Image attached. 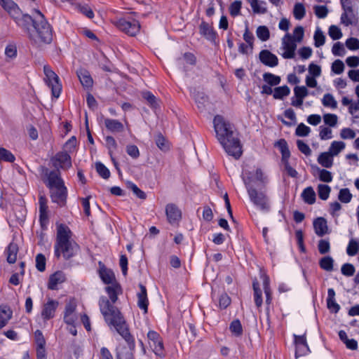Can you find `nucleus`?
Wrapping results in <instances>:
<instances>
[{
  "label": "nucleus",
  "instance_id": "32",
  "mask_svg": "<svg viewBox=\"0 0 359 359\" xmlns=\"http://www.w3.org/2000/svg\"><path fill=\"white\" fill-rule=\"evenodd\" d=\"M18 252V246L15 243H11L6 249L7 262L10 264H14L17 259Z\"/></svg>",
  "mask_w": 359,
  "mask_h": 359
},
{
  "label": "nucleus",
  "instance_id": "56",
  "mask_svg": "<svg viewBox=\"0 0 359 359\" xmlns=\"http://www.w3.org/2000/svg\"><path fill=\"white\" fill-rule=\"evenodd\" d=\"M294 93L296 98L304 100L309 95V90L306 87L304 86H296L294 88Z\"/></svg>",
  "mask_w": 359,
  "mask_h": 359
},
{
  "label": "nucleus",
  "instance_id": "46",
  "mask_svg": "<svg viewBox=\"0 0 359 359\" xmlns=\"http://www.w3.org/2000/svg\"><path fill=\"white\" fill-rule=\"evenodd\" d=\"M229 330L236 337H239L243 334V327L240 320L238 319L231 323Z\"/></svg>",
  "mask_w": 359,
  "mask_h": 359
},
{
  "label": "nucleus",
  "instance_id": "34",
  "mask_svg": "<svg viewBox=\"0 0 359 359\" xmlns=\"http://www.w3.org/2000/svg\"><path fill=\"white\" fill-rule=\"evenodd\" d=\"M290 93V89L287 86H283L276 87L273 90V97L276 100H283L285 97H287Z\"/></svg>",
  "mask_w": 359,
  "mask_h": 359
},
{
  "label": "nucleus",
  "instance_id": "49",
  "mask_svg": "<svg viewBox=\"0 0 359 359\" xmlns=\"http://www.w3.org/2000/svg\"><path fill=\"white\" fill-rule=\"evenodd\" d=\"M316 169L318 171V177L321 182H330L332 181V175L331 172L325 169H320L318 167H316Z\"/></svg>",
  "mask_w": 359,
  "mask_h": 359
},
{
  "label": "nucleus",
  "instance_id": "59",
  "mask_svg": "<svg viewBox=\"0 0 359 359\" xmlns=\"http://www.w3.org/2000/svg\"><path fill=\"white\" fill-rule=\"evenodd\" d=\"M128 187L140 199H145L147 197L146 194L140 189L136 184L134 183L129 182L128 183Z\"/></svg>",
  "mask_w": 359,
  "mask_h": 359
},
{
  "label": "nucleus",
  "instance_id": "9",
  "mask_svg": "<svg viewBox=\"0 0 359 359\" xmlns=\"http://www.w3.org/2000/svg\"><path fill=\"white\" fill-rule=\"evenodd\" d=\"M117 27L130 36H135L140 31V25L137 20H128L121 18L116 22Z\"/></svg>",
  "mask_w": 359,
  "mask_h": 359
},
{
  "label": "nucleus",
  "instance_id": "35",
  "mask_svg": "<svg viewBox=\"0 0 359 359\" xmlns=\"http://www.w3.org/2000/svg\"><path fill=\"white\" fill-rule=\"evenodd\" d=\"M275 146L277 147L281 152V154H282L281 160L290 158V150H289V148L287 146V143L285 141V140H284V139L279 140L278 142H276Z\"/></svg>",
  "mask_w": 359,
  "mask_h": 359
},
{
  "label": "nucleus",
  "instance_id": "40",
  "mask_svg": "<svg viewBox=\"0 0 359 359\" xmlns=\"http://www.w3.org/2000/svg\"><path fill=\"white\" fill-rule=\"evenodd\" d=\"M263 79L269 86H277L280 83V77L269 72L263 74Z\"/></svg>",
  "mask_w": 359,
  "mask_h": 359
},
{
  "label": "nucleus",
  "instance_id": "6",
  "mask_svg": "<svg viewBox=\"0 0 359 359\" xmlns=\"http://www.w3.org/2000/svg\"><path fill=\"white\" fill-rule=\"evenodd\" d=\"M43 72L46 76L45 82L51 88L52 95L58 98L62 90V85L58 76L48 65L43 66Z\"/></svg>",
  "mask_w": 359,
  "mask_h": 359
},
{
  "label": "nucleus",
  "instance_id": "63",
  "mask_svg": "<svg viewBox=\"0 0 359 359\" xmlns=\"http://www.w3.org/2000/svg\"><path fill=\"white\" fill-rule=\"evenodd\" d=\"M34 339L36 347H44L46 346V339L41 330H37L35 331Z\"/></svg>",
  "mask_w": 359,
  "mask_h": 359
},
{
  "label": "nucleus",
  "instance_id": "17",
  "mask_svg": "<svg viewBox=\"0 0 359 359\" xmlns=\"http://www.w3.org/2000/svg\"><path fill=\"white\" fill-rule=\"evenodd\" d=\"M259 58L262 64L270 67H274L278 65L277 56L269 50H262L259 53Z\"/></svg>",
  "mask_w": 359,
  "mask_h": 359
},
{
  "label": "nucleus",
  "instance_id": "15",
  "mask_svg": "<svg viewBox=\"0 0 359 359\" xmlns=\"http://www.w3.org/2000/svg\"><path fill=\"white\" fill-rule=\"evenodd\" d=\"M165 214L168 222L172 225L178 224L182 218L181 210L173 203H169L166 205Z\"/></svg>",
  "mask_w": 359,
  "mask_h": 359
},
{
  "label": "nucleus",
  "instance_id": "33",
  "mask_svg": "<svg viewBox=\"0 0 359 359\" xmlns=\"http://www.w3.org/2000/svg\"><path fill=\"white\" fill-rule=\"evenodd\" d=\"M332 157H333V156L332 154H330V153H329L328 151L323 152L318 156V162L323 167L330 168L333 165Z\"/></svg>",
  "mask_w": 359,
  "mask_h": 359
},
{
  "label": "nucleus",
  "instance_id": "57",
  "mask_svg": "<svg viewBox=\"0 0 359 359\" xmlns=\"http://www.w3.org/2000/svg\"><path fill=\"white\" fill-rule=\"evenodd\" d=\"M328 33L333 40H337L342 37L341 29L336 25H331L329 28Z\"/></svg>",
  "mask_w": 359,
  "mask_h": 359
},
{
  "label": "nucleus",
  "instance_id": "31",
  "mask_svg": "<svg viewBox=\"0 0 359 359\" xmlns=\"http://www.w3.org/2000/svg\"><path fill=\"white\" fill-rule=\"evenodd\" d=\"M303 201L309 205H312L316 202V195L311 187L305 188L302 193Z\"/></svg>",
  "mask_w": 359,
  "mask_h": 359
},
{
  "label": "nucleus",
  "instance_id": "13",
  "mask_svg": "<svg viewBox=\"0 0 359 359\" xmlns=\"http://www.w3.org/2000/svg\"><path fill=\"white\" fill-rule=\"evenodd\" d=\"M295 344V358L305 355L310 351L306 339V334L297 335L294 334Z\"/></svg>",
  "mask_w": 359,
  "mask_h": 359
},
{
  "label": "nucleus",
  "instance_id": "21",
  "mask_svg": "<svg viewBox=\"0 0 359 359\" xmlns=\"http://www.w3.org/2000/svg\"><path fill=\"white\" fill-rule=\"evenodd\" d=\"M315 233L317 236L323 237L328 233L327 220L323 217L316 218L313 223Z\"/></svg>",
  "mask_w": 359,
  "mask_h": 359
},
{
  "label": "nucleus",
  "instance_id": "41",
  "mask_svg": "<svg viewBox=\"0 0 359 359\" xmlns=\"http://www.w3.org/2000/svg\"><path fill=\"white\" fill-rule=\"evenodd\" d=\"M318 194L320 199L325 201L329 198L331 188L327 185L323 184H320L318 185Z\"/></svg>",
  "mask_w": 359,
  "mask_h": 359
},
{
  "label": "nucleus",
  "instance_id": "7",
  "mask_svg": "<svg viewBox=\"0 0 359 359\" xmlns=\"http://www.w3.org/2000/svg\"><path fill=\"white\" fill-rule=\"evenodd\" d=\"M13 19L15 20L17 25L26 34L27 36H28L34 27L35 23L39 20V15L36 14V16L32 17L29 14L22 13L20 11Z\"/></svg>",
  "mask_w": 359,
  "mask_h": 359
},
{
  "label": "nucleus",
  "instance_id": "38",
  "mask_svg": "<svg viewBox=\"0 0 359 359\" xmlns=\"http://www.w3.org/2000/svg\"><path fill=\"white\" fill-rule=\"evenodd\" d=\"M345 143L341 141H334L332 142L330 149H329V153L334 156H337L344 148H345Z\"/></svg>",
  "mask_w": 359,
  "mask_h": 359
},
{
  "label": "nucleus",
  "instance_id": "55",
  "mask_svg": "<svg viewBox=\"0 0 359 359\" xmlns=\"http://www.w3.org/2000/svg\"><path fill=\"white\" fill-rule=\"evenodd\" d=\"M242 6L241 1L236 0L229 6V13L231 16L235 17L240 14Z\"/></svg>",
  "mask_w": 359,
  "mask_h": 359
},
{
  "label": "nucleus",
  "instance_id": "28",
  "mask_svg": "<svg viewBox=\"0 0 359 359\" xmlns=\"http://www.w3.org/2000/svg\"><path fill=\"white\" fill-rule=\"evenodd\" d=\"M104 125L107 129L112 133H121L124 130L123 123L116 119L106 118Z\"/></svg>",
  "mask_w": 359,
  "mask_h": 359
},
{
  "label": "nucleus",
  "instance_id": "43",
  "mask_svg": "<svg viewBox=\"0 0 359 359\" xmlns=\"http://www.w3.org/2000/svg\"><path fill=\"white\" fill-rule=\"evenodd\" d=\"M263 286L266 294V303L270 304L271 302V290L269 287V278L266 275H262Z\"/></svg>",
  "mask_w": 359,
  "mask_h": 359
},
{
  "label": "nucleus",
  "instance_id": "58",
  "mask_svg": "<svg viewBox=\"0 0 359 359\" xmlns=\"http://www.w3.org/2000/svg\"><path fill=\"white\" fill-rule=\"evenodd\" d=\"M36 267L38 271L43 272L46 269V257L42 254H38L36 257Z\"/></svg>",
  "mask_w": 359,
  "mask_h": 359
},
{
  "label": "nucleus",
  "instance_id": "14",
  "mask_svg": "<svg viewBox=\"0 0 359 359\" xmlns=\"http://www.w3.org/2000/svg\"><path fill=\"white\" fill-rule=\"evenodd\" d=\"M50 198L53 203H57L60 206L66 204L67 190L65 187L50 189Z\"/></svg>",
  "mask_w": 359,
  "mask_h": 359
},
{
  "label": "nucleus",
  "instance_id": "53",
  "mask_svg": "<svg viewBox=\"0 0 359 359\" xmlns=\"http://www.w3.org/2000/svg\"><path fill=\"white\" fill-rule=\"evenodd\" d=\"M311 132V129L309 126L301 123L299 124L295 130V135L298 137H306L308 136Z\"/></svg>",
  "mask_w": 359,
  "mask_h": 359
},
{
  "label": "nucleus",
  "instance_id": "26",
  "mask_svg": "<svg viewBox=\"0 0 359 359\" xmlns=\"http://www.w3.org/2000/svg\"><path fill=\"white\" fill-rule=\"evenodd\" d=\"M0 4L12 18L21 11L18 6L12 0H0Z\"/></svg>",
  "mask_w": 359,
  "mask_h": 359
},
{
  "label": "nucleus",
  "instance_id": "48",
  "mask_svg": "<svg viewBox=\"0 0 359 359\" xmlns=\"http://www.w3.org/2000/svg\"><path fill=\"white\" fill-rule=\"evenodd\" d=\"M338 198L341 203H348L352 198V194L348 188H344L340 189Z\"/></svg>",
  "mask_w": 359,
  "mask_h": 359
},
{
  "label": "nucleus",
  "instance_id": "24",
  "mask_svg": "<svg viewBox=\"0 0 359 359\" xmlns=\"http://www.w3.org/2000/svg\"><path fill=\"white\" fill-rule=\"evenodd\" d=\"M105 291L108 294L111 303L114 304L118 300V295L122 293V288L118 282H115L112 285L107 286Z\"/></svg>",
  "mask_w": 359,
  "mask_h": 359
},
{
  "label": "nucleus",
  "instance_id": "2",
  "mask_svg": "<svg viewBox=\"0 0 359 359\" xmlns=\"http://www.w3.org/2000/svg\"><path fill=\"white\" fill-rule=\"evenodd\" d=\"M216 137L225 151L230 156L238 159L242 155V146L231 124L221 115H216L213 119Z\"/></svg>",
  "mask_w": 359,
  "mask_h": 359
},
{
  "label": "nucleus",
  "instance_id": "61",
  "mask_svg": "<svg viewBox=\"0 0 359 359\" xmlns=\"http://www.w3.org/2000/svg\"><path fill=\"white\" fill-rule=\"evenodd\" d=\"M314 13L318 18H325L328 14V9L326 6H315Z\"/></svg>",
  "mask_w": 359,
  "mask_h": 359
},
{
  "label": "nucleus",
  "instance_id": "44",
  "mask_svg": "<svg viewBox=\"0 0 359 359\" xmlns=\"http://www.w3.org/2000/svg\"><path fill=\"white\" fill-rule=\"evenodd\" d=\"M314 39V45L316 47L318 48L324 45L325 42V36L323 34V32L321 29L318 27L314 33L313 36Z\"/></svg>",
  "mask_w": 359,
  "mask_h": 359
},
{
  "label": "nucleus",
  "instance_id": "10",
  "mask_svg": "<svg viewBox=\"0 0 359 359\" xmlns=\"http://www.w3.org/2000/svg\"><path fill=\"white\" fill-rule=\"evenodd\" d=\"M50 162L55 170L68 169L72 166L71 156L67 151L57 153L50 158Z\"/></svg>",
  "mask_w": 359,
  "mask_h": 359
},
{
  "label": "nucleus",
  "instance_id": "22",
  "mask_svg": "<svg viewBox=\"0 0 359 359\" xmlns=\"http://www.w3.org/2000/svg\"><path fill=\"white\" fill-rule=\"evenodd\" d=\"M77 76L81 85L86 88L93 86V81L88 70L83 68H80L76 71Z\"/></svg>",
  "mask_w": 359,
  "mask_h": 359
},
{
  "label": "nucleus",
  "instance_id": "54",
  "mask_svg": "<svg viewBox=\"0 0 359 359\" xmlns=\"http://www.w3.org/2000/svg\"><path fill=\"white\" fill-rule=\"evenodd\" d=\"M318 249L321 255H325L330 250V244L328 240L321 239L318 241Z\"/></svg>",
  "mask_w": 359,
  "mask_h": 359
},
{
  "label": "nucleus",
  "instance_id": "50",
  "mask_svg": "<svg viewBox=\"0 0 359 359\" xmlns=\"http://www.w3.org/2000/svg\"><path fill=\"white\" fill-rule=\"evenodd\" d=\"M293 14L297 20H302L306 14L304 5L301 3L296 4L294 7Z\"/></svg>",
  "mask_w": 359,
  "mask_h": 359
},
{
  "label": "nucleus",
  "instance_id": "19",
  "mask_svg": "<svg viewBox=\"0 0 359 359\" xmlns=\"http://www.w3.org/2000/svg\"><path fill=\"white\" fill-rule=\"evenodd\" d=\"M99 276L104 284L112 285L116 280L114 273L112 270L107 269L100 262Z\"/></svg>",
  "mask_w": 359,
  "mask_h": 359
},
{
  "label": "nucleus",
  "instance_id": "39",
  "mask_svg": "<svg viewBox=\"0 0 359 359\" xmlns=\"http://www.w3.org/2000/svg\"><path fill=\"white\" fill-rule=\"evenodd\" d=\"M142 97L147 100V103L149 104V106L152 109H156L158 107V101L155 97L154 95H153L149 91H146L142 93Z\"/></svg>",
  "mask_w": 359,
  "mask_h": 359
},
{
  "label": "nucleus",
  "instance_id": "45",
  "mask_svg": "<svg viewBox=\"0 0 359 359\" xmlns=\"http://www.w3.org/2000/svg\"><path fill=\"white\" fill-rule=\"evenodd\" d=\"M256 34L257 37L262 41H267L270 37V32L267 27L259 26L257 28Z\"/></svg>",
  "mask_w": 359,
  "mask_h": 359
},
{
  "label": "nucleus",
  "instance_id": "36",
  "mask_svg": "<svg viewBox=\"0 0 359 359\" xmlns=\"http://www.w3.org/2000/svg\"><path fill=\"white\" fill-rule=\"evenodd\" d=\"M334 259L330 256H325L319 261L320 267L327 271L333 270Z\"/></svg>",
  "mask_w": 359,
  "mask_h": 359
},
{
  "label": "nucleus",
  "instance_id": "5",
  "mask_svg": "<svg viewBox=\"0 0 359 359\" xmlns=\"http://www.w3.org/2000/svg\"><path fill=\"white\" fill-rule=\"evenodd\" d=\"M243 182L248 190L251 201L261 210L268 212L270 209L269 199L262 192H258L250 184L253 181L251 176H243Z\"/></svg>",
  "mask_w": 359,
  "mask_h": 359
},
{
  "label": "nucleus",
  "instance_id": "42",
  "mask_svg": "<svg viewBox=\"0 0 359 359\" xmlns=\"http://www.w3.org/2000/svg\"><path fill=\"white\" fill-rule=\"evenodd\" d=\"M322 104L323 106L330 107L332 109H336L337 107V102L333 95L330 93H326L324 95L322 100Z\"/></svg>",
  "mask_w": 359,
  "mask_h": 359
},
{
  "label": "nucleus",
  "instance_id": "27",
  "mask_svg": "<svg viewBox=\"0 0 359 359\" xmlns=\"http://www.w3.org/2000/svg\"><path fill=\"white\" fill-rule=\"evenodd\" d=\"M65 275L62 271H57L52 274L48 280V288L50 290H56L57 285L65 281Z\"/></svg>",
  "mask_w": 359,
  "mask_h": 359
},
{
  "label": "nucleus",
  "instance_id": "47",
  "mask_svg": "<svg viewBox=\"0 0 359 359\" xmlns=\"http://www.w3.org/2000/svg\"><path fill=\"white\" fill-rule=\"evenodd\" d=\"M95 168L97 173L104 179L107 180L110 177V172L109 169L102 163L97 162L95 163Z\"/></svg>",
  "mask_w": 359,
  "mask_h": 359
},
{
  "label": "nucleus",
  "instance_id": "60",
  "mask_svg": "<svg viewBox=\"0 0 359 359\" xmlns=\"http://www.w3.org/2000/svg\"><path fill=\"white\" fill-rule=\"evenodd\" d=\"M337 116L333 114H326L323 116V120L326 125L334 127L337 123Z\"/></svg>",
  "mask_w": 359,
  "mask_h": 359
},
{
  "label": "nucleus",
  "instance_id": "64",
  "mask_svg": "<svg viewBox=\"0 0 359 359\" xmlns=\"http://www.w3.org/2000/svg\"><path fill=\"white\" fill-rule=\"evenodd\" d=\"M346 46L349 50H358L359 49V39L351 37L346 41Z\"/></svg>",
  "mask_w": 359,
  "mask_h": 359
},
{
  "label": "nucleus",
  "instance_id": "62",
  "mask_svg": "<svg viewBox=\"0 0 359 359\" xmlns=\"http://www.w3.org/2000/svg\"><path fill=\"white\" fill-rule=\"evenodd\" d=\"M78 10L88 17L90 19H92L94 17V13L90 7L87 4H78L77 5Z\"/></svg>",
  "mask_w": 359,
  "mask_h": 359
},
{
  "label": "nucleus",
  "instance_id": "20",
  "mask_svg": "<svg viewBox=\"0 0 359 359\" xmlns=\"http://www.w3.org/2000/svg\"><path fill=\"white\" fill-rule=\"evenodd\" d=\"M140 291L137 294V306L144 311V313H147L149 300L147 298V288L142 283L139 284Z\"/></svg>",
  "mask_w": 359,
  "mask_h": 359
},
{
  "label": "nucleus",
  "instance_id": "11",
  "mask_svg": "<svg viewBox=\"0 0 359 359\" xmlns=\"http://www.w3.org/2000/svg\"><path fill=\"white\" fill-rule=\"evenodd\" d=\"M296 41L289 33L286 34L282 39V44L285 51L282 56L285 59H292L294 57L295 50L297 48Z\"/></svg>",
  "mask_w": 359,
  "mask_h": 359
},
{
  "label": "nucleus",
  "instance_id": "52",
  "mask_svg": "<svg viewBox=\"0 0 359 359\" xmlns=\"http://www.w3.org/2000/svg\"><path fill=\"white\" fill-rule=\"evenodd\" d=\"M358 248L359 242L354 239H351L346 249V252L349 256H354L358 253Z\"/></svg>",
  "mask_w": 359,
  "mask_h": 359
},
{
  "label": "nucleus",
  "instance_id": "12",
  "mask_svg": "<svg viewBox=\"0 0 359 359\" xmlns=\"http://www.w3.org/2000/svg\"><path fill=\"white\" fill-rule=\"evenodd\" d=\"M46 175H47L46 186L49 188V189L65 187V183L62 179L60 177V170L57 169L52 171H48V170L46 169Z\"/></svg>",
  "mask_w": 359,
  "mask_h": 359
},
{
  "label": "nucleus",
  "instance_id": "37",
  "mask_svg": "<svg viewBox=\"0 0 359 359\" xmlns=\"http://www.w3.org/2000/svg\"><path fill=\"white\" fill-rule=\"evenodd\" d=\"M254 290V299L256 306L259 308L262 304V292L257 281H254L252 284Z\"/></svg>",
  "mask_w": 359,
  "mask_h": 359
},
{
  "label": "nucleus",
  "instance_id": "25",
  "mask_svg": "<svg viewBox=\"0 0 359 359\" xmlns=\"http://www.w3.org/2000/svg\"><path fill=\"white\" fill-rule=\"evenodd\" d=\"M39 203V220L41 226L48 221V205L47 199L44 196H40Z\"/></svg>",
  "mask_w": 359,
  "mask_h": 359
},
{
  "label": "nucleus",
  "instance_id": "51",
  "mask_svg": "<svg viewBox=\"0 0 359 359\" xmlns=\"http://www.w3.org/2000/svg\"><path fill=\"white\" fill-rule=\"evenodd\" d=\"M15 160V158L14 155L10 151L0 147V161L13 163Z\"/></svg>",
  "mask_w": 359,
  "mask_h": 359
},
{
  "label": "nucleus",
  "instance_id": "4",
  "mask_svg": "<svg viewBox=\"0 0 359 359\" xmlns=\"http://www.w3.org/2000/svg\"><path fill=\"white\" fill-rule=\"evenodd\" d=\"M34 11L39 15V20L35 23L27 38L32 46L36 48H41L52 43L53 29L40 11L34 9Z\"/></svg>",
  "mask_w": 359,
  "mask_h": 359
},
{
  "label": "nucleus",
  "instance_id": "18",
  "mask_svg": "<svg viewBox=\"0 0 359 359\" xmlns=\"http://www.w3.org/2000/svg\"><path fill=\"white\" fill-rule=\"evenodd\" d=\"M199 32L201 35L204 36L207 40L216 43L217 34L208 23L203 21L199 26Z\"/></svg>",
  "mask_w": 359,
  "mask_h": 359
},
{
  "label": "nucleus",
  "instance_id": "8",
  "mask_svg": "<svg viewBox=\"0 0 359 359\" xmlns=\"http://www.w3.org/2000/svg\"><path fill=\"white\" fill-rule=\"evenodd\" d=\"M147 337L149 341V346L153 349L154 353L161 358L164 357L165 351L163 343L159 334L155 331L150 330L147 333Z\"/></svg>",
  "mask_w": 359,
  "mask_h": 359
},
{
  "label": "nucleus",
  "instance_id": "30",
  "mask_svg": "<svg viewBox=\"0 0 359 359\" xmlns=\"http://www.w3.org/2000/svg\"><path fill=\"white\" fill-rule=\"evenodd\" d=\"M335 292L334 289L330 288L327 290V306L330 310L334 313H337L340 309V306L335 301Z\"/></svg>",
  "mask_w": 359,
  "mask_h": 359
},
{
  "label": "nucleus",
  "instance_id": "1",
  "mask_svg": "<svg viewBox=\"0 0 359 359\" xmlns=\"http://www.w3.org/2000/svg\"><path fill=\"white\" fill-rule=\"evenodd\" d=\"M99 306L108 325L114 327L118 333L125 339L129 348L134 350L135 346L134 337L130 333L124 317L118 309L113 306L105 297L100 298Z\"/></svg>",
  "mask_w": 359,
  "mask_h": 359
},
{
  "label": "nucleus",
  "instance_id": "29",
  "mask_svg": "<svg viewBox=\"0 0 359 359\" xmlns=\"http://www.w3.org/2000/svg\"><path fill=\"white\" fill-rule=\"evenodd\" d=\"M12 311L6 305L0 306V329L6 326L12 317Z\"/></svg>",
  "mask_w": 359,
  "mask_h": 359
},
{
  "label": "nucleus",
  "instance_id": "23",
  "mask_svg": "<svg viewBox=\"0 0 359 359\" xmlns=\"http://www.w3.org/2000/svg\"><path fill=\"white\" fill-rule=\"evenodd\" d=\"M341 15V22L345 26L355 25L357 22V18L354 13L353 7L345 10Z\"/></svg>",
  "mask_w": 359,
  "mask_h": 359
},
{
  "label": "nucleus",
  "instance_id": "16",
  "mask_svg": "<svg viewBox=\"0 0 359 359\" xmlns=\"http://www.w3.org/2000/svg\"><path fill=\"white\" fill-rule=\"evenodd\" d=\"M59 305V303L56 300L49 299L46 303L41 311V317L43 320H48L53 318L55 316V312Z\"/></svg>",
  "mask_w": 359,
  "mask_h": 359
},
{
  "label": "nucleus",
  "instance_id": "3",
  "mask_svg": "<svg viewBox=\"0 0 359 359\" xmlns=\"http://www.w3.org/2000/svg\"><path fill=\"white\" fill-rule=\"evenodd\" d=\"M72 231L62 224L57 226L56 241L55 243V256L59 258L62 255L65 259L74 257L80 250L79 245L71 240Z\"/></svg>",
  "mask_w": 359,
  "mask_h": 359
}]
</instances>
